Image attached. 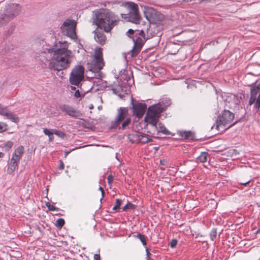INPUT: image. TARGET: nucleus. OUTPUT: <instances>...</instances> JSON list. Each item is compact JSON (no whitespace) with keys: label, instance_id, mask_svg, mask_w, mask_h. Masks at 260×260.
Returning <instances> with one entry per match:
<instances>
[{"label":"nucleus","instance_id":"2","mask_svg":"<svg viewBox=\"0 0 260 260\" xmlns=\"http://www.w3.org/2000/svg\"><path fill=\"white\" fill-rule=\"evenodd\" d=\"M93 22L98 28L103 29L106 32H109L117 25L118 17L106 9H100L94 12Z\"/></svg>","mask_w":260,"mask_h":260},{"label":"nucleus","instance_id":"55","mask_svg":"<svg viewBox=\"0 0 260 260\" xmlns=\"http://www.w3.org/2000/svg\"><path fill=\"white\" fill-rule=\"evenodd\" d=\"M68 172V170L66 171V173H67Z\"/></svg>","mask_w":260,"mask_h":260},{"label":"nucleus","instance_id":"47","mask_svg":"<svg viewBox=\"0 0 260 260\" xmlns=\"http://www.w3.org/2000/svg\"><path fill=\"white\" fill-rule=\"evenodd\" d=\"M250 182V180H248L246 182H240V184H241V185H246L247 184H248L249 182Z\"/></svg>","mask_w":260,"mask_h":260},{"label":"nucleus","instance_id":"17","mask_svg":"<svg viewBox=\"0 0 260 260\" xmlns=\"http://www.w3.org/2000/svg\"><path fill=\"white\" fill-rule=\"evenodd\" d=\"M225 102L228 103L225 104L226 107L230 108H233L234 106L238 103V100L234 94H231L225 100Z\"/></svg>","mask_w":260,"mask_h":260},{"label":"nucleus","instance_id":"48","mask_svg":"<svg viewBox=\"0 0 260 260\" xmlns=\"http://www.w3.org/2000/svg\"><path fill=\"white\" fill-rule=\"evenodd\" d=\"M99 189L101 190V191L102 192V197H104V189L101 186H100L99 187Z\"/></svg>","mask_w":260,"mask_h":260},{"label":"nucleus","instance_id":"24","mask_svg":"<svg viewBox=\"0 0 260 260\" xmlns=\"http://www.w3.org/2000/svg\"><path fill=\"white\" fill-rule=\"evenodd\" d=\"M136 208V206L130 202H128L127 204L123 207L122 210L125 211L127 210L134 209Z\"/></svg>","mask_w":260,"mask_h":260},{"label":"nucleus","instance_id":"18","mask_svg":"<svg viewBox=\"0 0 260 260\" xmlns=\"http://www.w3.org/2000/svg\"><path fill=\"white\" fill-rule=\"evenodd\" d=\"M136 140L139 141L140 142L145 144L149 142L152 141V139L149 138L146 135L140 133H137L134 135Z\"/></svg>","mask_w":260,"mask_h":260},{"label":"nucleus","instance_id":"33","mask_svg":"<svg viewBox=\"0 0 260 260\" xmlns=\"http://www.w3.org/2000/svg\"><path fill=\"white\" fill-rule=\"evenodd\" d=\"M43 132L45 135H47L48 136L52 135V133L51 132V129L50 130L47 128H44Z\"/></svg>","mask_w":260,"mask_h":260},{"label":"nucleus","instance_id":"9","mask_svg":"<svg viewBox=\"0 0 260 260\" xmlns=\"http://www.w3.org/2000/svg\"><path fill=\"white\" fill-rule=\"evenodd\" d=\"M84 68L78 65L72 70L70 76V82L72 85H78L84 78Z\"/></svg>","mask_w":260,"mask_h":260},{"label":"nucleus","instance_id":"4","mask_svg":"<svg viewBox=\"0 0 260 260\" xmlns=\"http://www.w3.org/2000/svg\"><path fill=\"white\" fill-rule=\"evenodd\" d=\"M128 109L120 107L117 109V115L114 120L111 122L110 128L124 130L131 122V119L128 116Z\"/></svg>","mask_w":260,"mask_h":260},{"label":"nucleus","instance_id":"45","mask_svg":"<svg viewBox=\"0 0 260 260\" xmlns=\"http://www.w3.org/2000/svg\"><path fill=\"white\" fill-rule=\"evenodd\" d=\"M127 33L128 34V36L129 37V35H132L134 33H135V31H134V30L132 29H129Z\"/></svg>","mask_w":260,"mask_h":260},{"label":"nucleus","instance_id":"53","mask_svg":"<svg viewBox=\"0 0 260 260\" xmlns=\"http://www.w3.org/2000/svg\"><path fill=\"white\" fill-rule=\"evenodd\" d=\"M48 203H49V202H47L46 204V206L48 207V208H49V205L48 204Z\"/></svg>","mask_w":260,"mask_h":260},{"label":"nucleus","instance_id":"25","mask_svg":"<svg viewBox=\"0 0 260 260\" xmlns=\"http://www.w3.org/2000/svg\"><path fill=\"white\" fill-rule=\"evenodd\" d=\"M64 220L62 218H59L58 219L55 223V225L59 228H61L63 225L64 224Z\"/></svg>","mask_w":260,"mask_h":260},{"label":"nucleus","instance_id":"12","mask_svg":"<svg viewBox=\"0 0 260 260\" xmlns=\"http://www.w3.org/2000/svg\"><path fill=\"white\" fill-rule=\"evenodd\" d=\"M59 109L61 111L72 117L77 118L82 115V113L79 110L70 105H61L59 107Z\"/></svg>","mask_w":260,"mask_h":260},{"label":"nucleus","instance_id":"15","mask_svg":"<svg viewBox=\"0 0 260 260\" xmlns=\"http://www.w3.org/2000/svg\"><path fill=\"white\" fill-rule=\"evenodd\" d=\"M93 32L94 33V38L95 41L101 45L104 44L107 40L104 32L98 29L94 30Z\"/></svg>","mask_w":260,"mask_h":260},{"label":"nucleus","instance_id":"23","mask_svg":"<svg viewBox=\"0 0 260 260\" xmlns=\"http://www.w3.org/2000/svg\"><path fill=\"white\" fill-rule=\"evenodd\" d=\"M135 238L139 239L142 243L144 246H146L147 244L146 237L144 235L141 233H138L137 235L134 236Z\"/></svg>","mask_w":260,"mask_h":260},{"label":"nucleus","instance_id":"43","mask_svg":"<svg viewBox=\"0 0 260 260\" xmlns=\"http://www.w3.org/2000/svg\"><path fill=\"white\" fill-rule=\"evenodd\" d=\"M76 148H75V149H70L69 150V151H66L64 152V155H65V157H67V155L71 152H72L73 150L76 149Z\"/></svg>","mask_w":260,"mask_h":260},{"label":"nucleus","instance_id":"3","mask_svg":"<svg viewBox=\"0 0 260 260\" xmlns=\"http://www.w3.org/2000/svg\"><path fill=\"white\" fill-rule=\"evenodd\" d=\"M170 104V100L166 99L161 102H159L157 104L150 106L144 118L145 121L147 124L156 126L161 113L165 111L167 107Z\"/></svg>","mask_w":260,"mask_h":260},{"label":"nucleus","instance_id":"57","mask_svg":"<svg viewBox=\"0 0 260 260\" xmlns=\"http://www.w3.org/2000/svg\"><path fill=\"white\" fill-rule=\"evenodd\" d=\"M92 108H93V106H90V109Z\"/></svg>","mask_w":260,"mask_h":260},{"label":"nucleus","instance_id":"42","mask_svg":"<svg viewBox=\"0 0 260 260\" xmlns=\"http://www.w3.org/2000/svg\"><path fill=\"white\" fill-rule=\"evenodd\" d=\"M94 260H100V255L98 254H95L93 256Z\"/></svg>","mask_w":260,"mask_h":260},{"label":"nucleus","instance_id":"51","mask_svg":"<svg viewBox=\"0 0 260 260\" xmlns=\"http://www.w3.org/2000/svg\"><path fill=\"white\" fill-rule=\"evenodd\" d=\"M5 155V154L3 152H0V157H3Z\"/></svg>","mask_w":260,"mask_h":260},{"label":"nucleus","instance_id":"11","mask_svg":"<svg viewBox=\"0 0 260 260\" xmlns=\"http://www.w3.org/2000/svg\"><path fill=\"white\" fill-rule=\"evenodd\" d=\"M129 12L128 13V18L130 21L134 23H137L139 20L140 15L138 10V5L131 3L128 4Z\"/></svg>","mask_w":260,"mask_h":260},{"label":"nucleus","instance_id":"37","mask_svg":"<svg viewBox=\"0 0 260 260\" xmlns=\"http://www.w3.org/2000/svg\"><path fill=\"white\" fill-rule=\"evenodd\" d=\"M107 180H108V183L109 184H111L113 182V176L111 174L109 175L107 177Z\"/></svg>","mask_w":260,"mask_h":260},{"label":"nucleus","instance_id":"10","mask_svg":"<svg viewBox=\"0 0 260 260\" xmlns=\"http://www.w3.org/2000/svg\"><path fill=\"white\" fill-rule=\"evenodd\" d=\"M131 102L132 104V109L134 115H135L139 118H142L147 109L146 104L145 103H140L137 101H134L133 98H132Z\"/></svg>","mask_w":260,"mask_h":260},{"label":"nucleus","instance_id":"5","mask_svg":"<svg viewBox=\"0 0 260 260\" xmlns=\"http://www.w3.org/2000/svg\"><path fill=\"white\" fill-rule=\"evenodd\" d=\"M20 12V7L18 4H12L6 6L4 12L0 14V27L6 25L17 16Z\"/></svg>","mask_w":260,"mask_h":260},{"label":"nucleus","instance_id":"32","mask_svg":"<svg viewBox=\"0 0 260 260\" xmlns=\"http://www.w3.org/2000/svg\"><path fill=\"white\" fill-rule=\"evenodd\" d=\"M254 108L258 109L260 108V94L257 96L256 101L254 104Z\"/></svg>","mask_w":260,"mask_h":260},{"label":"nucleus","instance_id":"27","mask_svg":"<svg viewBox=\"0 0 260 260\" xmlns=\"http://www.w3.org/2000/svg\"><path fill=\"white\" fill-rule=\"evenodd\" d=\"M121 204V200L119 199H117L115 202V205L113 207V210H117V209H118L120 208Z\"/></svg>","mask_w":260,"mask_h":260},{"label":"nucleus","instance_id":"20","mask_svg":"<svg viewBox=\"0 0 260 260\" xmlns=\"http://www.w3.org/2000/svg\"><path fill=\"white\" fill-rule=\"evenodd\" d=\"M19 160H16L14 158H12L10 164L8 168L7 172L9 174H12L14 171L16 167L17 166V162Z\"/></svg>","mask_w":260,"mask_h":260},{"label":"nucleus","instance_id":"50","mask_svg":"<svg viewBox=\"0 0 260 260\" xmlns=\"http://www.w3.org/2000/svg\"><path fill=\"white\" fill-rule=\"evenodd\" d=\"M48 137H49V140L50 141H52L53 140V139H54L53 135L50 136H48Z\"/></svg>","mask_w":260,"mask_h":260},{"label":"nucleus","instance_id":"41","mask_svg":"<svg viewBox=\"0 0 260 260\" xmlns=\"http://www.w3.org/2000/svg\"><path fill=\"white\" fill-rule=\"evenodd\" d=\"M48 204L49 205V207L48 208V209L50 211H55V209L56 208L53 206V205H51L50 203H48Z\"/></svg>","mask_w":260,"mask_h":260},{"label":"nucleus","instance_id":"29","mask_svg":"<svg viewBox=\"0 0 260 260\" xmlns=\"http://www.w3.org/2000/svg\"><path fill=\"white\" fill-rule=\"evenodd\" d=\"M216 235H217L216 230L215 229H212L210 233V238H211V240L214 241V240L215 239V238L216 237Z\"/></svg>","mask_w":260,"mask_h":260},{"label":"nucleus","instance_id":"39","mask_svg":"<svg viewBox=\"0 0 260 260\" xmlns=\"http://www.w3.org/2000/svg\"><path fill=\"white\" fill-rule=\"evenodd\" d=\"M85 123H86V121L84 119H81V120L78 121L77 122V124H78L79 125H83L84 126H85Z\"/></svg>","mask_w":260,"mask_h":260},{"label":"nucleus","instance_id":"31","mask_svg":"<svg viewBox=\"0 0 260 260\" xmlns=\"http://www.w3.org/2000/svg\"><path fill=\"white\" fill-rule=\"evenodd\" d=\"M135 35H136V37H137V36L138 35L139 36L138 37H145V33H144V31L142 30H136L135 31Z\"/></svg>","mask_w":260,"mask_h":260},{"label":"nucleus","instance_id":"6","mask_svg":"<svg viewBox=\"0 0 260 260\" xmlns=\"http://www.w3.org/2000/svg\"><path fill=\"white\" fill-rule=\"evenodd\" d=\"M234 118V114L233 113L229 110H224L221 115L218 116L216 123L212 126V129L214 127L218 131H220L221 128L228 129L235 124H231Z\"/></svg>","mask_w":260,"mask_h":260},{"label":"nucleus","instance_id":"28","mask_svg":"<svg viewBox=\"0 0 260 260\" xmlns=\"http://www.w3.org/2000/svg\"><path fill=\"white\" fill-rule=\"evenodd\" d=\"M8 125L4 122H0V133L7 131Z\"/></svg>","mask_w":260,"mask_h":260},{"label":"nucleus","instance_id":"44","mask_svg":"<svg viewBox=\"0 0 260 260\" xmlns=\"http://www.w3.org/2000/svg\"><path fill=\"white\" fill-rule=\"evenodd\" d=\"M74 95L76 98H79L80 97V92L78 90H77L75 92V94H74Z\"/></svg>","mask_w":260,"mask_h":260},{"label":"nucleus","instance_id":"13","mask_svg":"<svg viewBox=\"0 0 260 260\" xmlns=\"http://www.w3.org/2000/svg\"><path fill=\"white\" fill-rule=\"evenodd\" d=\"M137 38L136 39H134V42L135 43V46L133 49L132 50V56H135L137 55V54L140 52L141 47H142L143 44L145 42V37H136Z\"/></svg>","mask_w":260,"mask_h":260},{"label":"nucleus","instance_id":"36","mask_svg":"<svg viewBox=\"0 0 260 260\" xmlns=\"http://www.w3.org/2000/svg\"><path fill=\"white\" fill-rule=\"evenodd\" d=\"M55 135L60 138H63L65 136V134L62 131H58V132L55 133Z\"/></svg>","mask_w":260,"mask_h":260},{"label":"nucleus","instance_id":"54","mask_svg":"<svg viewBox=\"0 0 260 260\" xmlns=\"http://www.w3.org/2000/svg\"><path fill=\"white\" fill-rule=\"evenodd\" d=\"M71 89H72V90H75V89H76V87H75L72 86V87H71Z\"/></svg>","mask_w":260,"mask_h":260},{"label":"nucleus","instance_id":"16","mask_svg":"<svg viewBox=\"0 0 260 260\" xmlns=\"http://www.w3.org/2000/svg\"><path fill=\"white\" fill-rule=\"evenodd\" d=\"M177 135L185 140H192L195 138L194 133L190 131H178Z\"/></svg>","mask_w":260,"mask_h":260},{"label":"nucleus","instance_id":"19","mask_svg":"<svg viewBox=\"0 0 260 260\" xmlns=\"http://www.w3.org/2000/svg\"><path fill=\"white\" fill-rule=\"evenodd\" d=\"M24 147L22 146H19L15 151L12 158H14L16 160L20 159L21 156L23 153Z\"/></svg>","mask_w":260,"mask_h":260},{"label":"nucleus","instance_id":"56","mask_svg":"<svg viewBox=\"0 0 260 260\" xmlns=\"http://www.w3.org/2000/svg\"><path fill=\"white\" fill-rule=\"evenodd\" d=\"M92 108H93V106H90V109Z\"/></svg>","mask_w":260,"mask_h":260},{"label":"nucleus","instance_id":"1","mask_svg":"<svg viewBox=\"0 0 260 260\" xmlns=\"http://www.w3.org/2000/svg\"><path fill=\"white\" fill-rule=\"evenodd\" d=\"M66 41H56L53 46H47L41 52L40 60L46 67L57 71L69 68L74 59V55L68 49Z\"/></svg>","mask_w":260,"mask_h":260},{"label":"nucleus","instance_id":"22","mask_svg":"<svg viewBox=\"0 0 260 260\" xmlns=\"http://www.w3.org/2000/svg\"><path fill=\"white\" fill-rule=\"evenodd\" d=\"M208 154L207 152H202L200 156H198V159L201 162H205L207 161Z\"/></svg>","mask_w":260,"mask_h":260},{"label":"nucleus","instance_id":"35","mask_svg":"<svg viewBox=\"0 0 260 260\" xmlns=\"http://www.w3.org/2000/svg\"><path fill=\"white\" fill-rule=\"evenodd\" d=\"M5 145L8 149H10L12 147L13 145V143L11 141H8L5 143Z\"/></svg>","mask_w":260,"mask_h":260},{"label":"nucleus","instance_id":"14","mask_svg":"<svg viewBox=\"0 0 260 260\" xmlns=\"http://www.w3.org/2000/svg\"><path fill=\"white\" fill-rule=\"evenodd\" d=\"M0 115L6 116L8 119H10L15 123H18L19 121L18 117L8 110L6 107L2 106L0 104Z\"/></svg>","mask_w":260,"mask_h":260},{"label":"nucleus","instance_id":"21","mask_svg":"<svg viewBox=\"0 0 260 260\" xmlns=\"http://www.w3.org/2000/svg\"><path fill=\"white\" fill-rule=\"evenodd\" d=\"M153 126L157 128L158 132L161 133L165 135H170L171 134L170 132L168 131L161 123H158V127L156 126Z\"/></svg>","mask_w":260,"mask_h":260},{"label":"nucleus","instance_id":"26","mask_svg":"<svg viewBox=\"0 0 260 260\" xmlns=\"http://www.w3.org/2000/svg\"><path fill=\"white\" fill-rule=\"evenodd\" d=\"M257 98V96L254 95L253 94H250V98L249 100L248 104L249 105H252V104H255V103L256 101Z\"/></svg>","mask_w":260,"mask_h":260},{"label":"nucleus","instance_id":"40","mask_svg":"<svg viewBox=\"0 0 260 260\" xmlns=\"http://www.w3.org/2000/svg\"><path fill=\"white\" fill-rule=\"evenodd\" d=\"M64 168V164L62 160H59V166L58 169L59 170H63Z\"/></svg>","mask_w":260,"mask_h":260},{"label":"nucleus","instance_id":"7","mask_svg":"<svg viewBox=\"0 0 260 260\" xmlns=\"http://www.w3.org/2000/svg\"><path fill=\"white\" fill-rule=\"evenodd\" d=\"M104 66L102 49L96 48L95 49L92 60L88 62L87 68L92 72H98Z\"/></svg>","mask_w":260,"mask_h":260},{"label":"nucleus","instance_id":"52","mask_svg":"<svg viewBox=\"0 0 260 260\" xmlns=\"http://www.w3.org/2000/svg\"><path fill=\"white\" fill-rule=\"evenodd\" d=\"M260 233V229H258L256 232H255V234H259Z\"/></svg>","mask_w":260,"mask_h":260},{"label":"nucleus","instance_id":"8","mask_svg":"<svg viewBox=\"0 0 260 260\" xmlns=\"http://www.w3.org/2000/svg\"><path fill=\"white\" fill-rule=\"evenodd\" d=\"M76 22L72 19H66L60 27L61 32L72 40L77 39L76 34Z\"/></svg>","mask_w":260,"mask_h":260},{"label":"nucleus","instance_id":"30","mask_svg":"<svg viewBox=\"0 0 260 260\" xmlns=\"http://www.w3.org/2000/svg\"><path fill=\"white\" fill-rule=\"evenodd\" d=\"M259 91H258L253 86H252L251 88H250V94H253L254 95L257 96Z\"/></svg>","mask_w":260,"mask_h":260},{"label":"nucleus","instance_id":"38","mask_svg":"<svg viewBox=\"0 0 260 260\" xmlns=\"http://www.w3.org/2000/svg\"><path fill=\"white\" fill-rule=\"evenodd\" d=\"M146 251L147 255L146 258L147 260H149L150 259V255H151V254L150 253L149 251V248L148 247H146Z\"/></svg>","mask_w":260,"mask_h":260},{"label":"nucleus","instance_id":"49","mask_svg":"<svg viewBox=\"0 0 260 260\" xmlns=\"http://www.w3.org/2000/svg\"><path fill=\"white\" fill-rule=\"evenodd\" d=\"M51 132L52 133V135L53 134L55 135V133H56L58 132V130H57L56 129H51Z\"/></svg>","mask_w":260,"mask_h":260},{"label":"nucleus","instance_id":"46","mask_svg":"<svg viewBox=\"0 0 260 260\" xmlns=\"http://www.w3.org/2000/svg\"><path fill=\"white\" fill-rule=\"evenodd\" d=\"M253 86L255 87L256 89H257L258 91L260 90V83L256 84L255 85H253Z\"/></svg>","mask_w":260,"mask_h":260},{"label":"nucleus","instance_id":"34","mask_svg":"<svg viewBox=\"0 0 260 260\" xmlns=\"http://www.w3.org/2000/svg\"><path fill=\"white\" fill-rule=\"evenodd\" d=\"M177 244V240L176 239H173L170 243V247L171 248H174Z\"/></svg>","mask_w":260,"mask_h":260}]
</instances>
